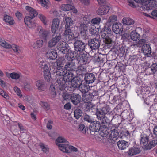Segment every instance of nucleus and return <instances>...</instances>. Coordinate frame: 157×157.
<instances>
[{
  "instance_id": "obj_32",
  "label": "nucleus",
  "mask_w": 157,
  "mask_h": 157,
  "mask_svg": "<svg viewBox=\"0 0 157 157\" xmlns=\"http://www.w3.org/2000/svg\"><path fill=\"white\" fill-rule=\"evenodd\" d=\"M142 52L145 55L150 54L151 49L149 45L145 44L143 45L141 49Z\"/></svg>"
},
{
  "instance_id": "obj_42",
  "label": "nucleus",
  "mask_w": 157,
  "mask_h": 157,
  "mask_svg": "<svg viewBox=\"0 0 157 157\" xmlns=\"http://www.w3.org/2000/svg\"><path fill=\"white\" fill-rule=\"evenodd\" d=\"M60 9L65 11L71 10L73 8V6L69 4H63L60 6Z\"/></svg>"
},
{
  "instance_id": "obj_43",
  "label": "nucleus",
  "mask_w": 157,
  "mask_h": 157,
  "mask_svg": "<svg viewBox=\"0 0 157 157\" xmlns=\"http://www.w3.org/2000/svg\"><path fill=\"white\" fill-rule=\"evenodd\" d=\"M90 25L89 24H86L85 23H82L80 25V30L81 33H84L87 31L88 27Z\"/></svg>"
},
{
  "instance_id": "obj_44",
  "label": "nucleus",
  "mask_w": 157,
  "mask_h": 157,
  "mask_svg": "<svg viewBox=\"0 0 157 157\" xmlns=\"http://www.w3.org/2000/svg\"><path fill=\"white\" fill-rule=\"evenodd\" d=\"M101 21V19L99 17H96L90 20V26L98 25Z\"/></svg>"
},
{
  "instance_id": "obj_62",
  "label": "nucleus",
  "mask_w": 157,
  "mask_h": 157,
  "mask_svg": "<svg viewBox=\"0 0 157 157\" xmlns=\"http://www.w3.org/2000/svg\"><path fill=\"white\" fill-rule=\"evenodd\" d=\"M84 119L85 121H87L88 122L90 123H91L92 121L90 116L88 115H86L84 116Z\"/></svg>"
},
{
  "instance_id": "obj_14",
  "label": "nucleus",
  "mask_w": 157,
  "mask_h": 157,
  "mask_svg": "<svg viewBox=\"0 0 157 157\" xmlns=\"http://www.w3.org/2000/svg\"><path fill=\"white\" fill-rule=\"evenodd\" d=\"M88 44L92 49H98L100 45V41L98 38H93L89 42Z\"/></svg>"
},
{
  "instance_id": "obj_54",
  "label": "nucleus",
  "mask_w": 157,
  "mask_h": 157,
  "mask_svg": "<svg viewBox=\"0 0 157 157\" xmlns=\"http://www.w3.org/2000/svg\"><path fill=\"white\" fill-rule=\"evenodd\" d=\"M9 75L12 78L15 79H18L20 77V74L15 72H13L10 74Z\"/></svg>"
},
{
  "instance_id": "obj_17",
  "label": "nucleus",
  "mask_w": 157,
  "mask_h": 157,
  "mask_svg": "<svg viewBox=\"0 0 157 157\" xmlns=\"http://www.w3.org/2000/svg\"><path fill=\"white\" fill-rule=\"evenodd\" d=\"M111 30L109 27L107 25H105L101 30V34L103 37L107 39L110 35H111Z\"/></svg>"
},
{
  "instance_id": "obj_13",
  "label": "nucleus",
  "mask_w": 157,
  "mask_h": 157,
  "mask_svg": "<svg viewBox=\"0 0 157 157\" xmlns=\"http://www.w3.org/2000/svg\"><path fill=\"white\" fill-rule=\"evenodd\" d=\"M75 50L77 52H82L85 47L84 43L80 40L76 41L74 44Z\"/></svg>"
},
{
  "instance_id": "obj_3",
  "label": "nucleus",
  "mask_w": 157,
  "mask_h": 157,
  "mask_svg": "<svg viewBox=\"0 0 157 157\" xmlns=\"http://www.w3.org/2000/svg\"><path fill=\"white\" fill-rule=\"evenodd\" d=\"M38 63L39 67H40L44 70V76L45 79L47 81H49L50 80L51 76L49 69L46 63L43 60L42 58H40L39 59Z\"/></svg>"
},
{
  "instance_id": "obj_12",
  "label": "nucleus",
  "mask_w": 157,
  "mask_h": 157,
  "mask_svg": "<svg viewBox=\"0 0 157 157\" xmlns=\"http://www.w3.org/2000/svg\"><path fill=\"white\" fill-rule=\"evenodd\" d=\"M76 59L82 65L85 64L88 62V58L87 55L84 53L79 54L77 56Z\"/></svg>"
},
{
  "instance_id": "obj_33",
  "label": "nucleus",
  "mask_w": 157,
  "mask_h": 157,
  "mask_svg": "<svg viewBox=\"0 0 157 157\" xmlns=\"http://www.w3.org/2000/svg\"><path fill=\"white\" fill-rule=\"evenodd\" d=\"M71 86L73 88H77L79 87L81 84V81L76 78L72 79L70 82Z\"/></svg>"
},
{
  "instance_id": "obj_4",
  "label": "nucleus",
  "mask_w": 157,
  "mask_h": 157,
  "mask_svg": "<svg viewBox=\"0 0 157 157\" xmlns=\"http://www.w3.org/2000/svg\"><path fill=\"white\" fill-rule=\"evenodd\" d=\"M69 142H67L65 144L56 143V144L59 149L62 151L70 153L72 151L76 152L78 151L77 149L72 146H69Z\"/></svg>"
},
{
  "instance_id": "obj_59",
  "label": "nucleus",
  "mask_w": 157,
  "mask_h": 157,
  "mask_svg": "<svg viewBox=\"0 0 157 157\" xmlns=\"http://www.w3.org/2000/svg\"><path fill=\"white\" fill-rule=\"evenodd\" d=\"M78 129L79 131H81L82 133H86V131L85 129V126L83 124H80L79 125Z\"/></svg>"
},
{
  "instance_id": "obj_61",
  "label": "nucleus",
  "mask_w": 157,
  "mask_h": 157,
  "mask_svg": "<svg viewBox=\"0 0 157 157\" xmlns=\"http://www.w3.org/2000/svg\"><path fill=\"white\" fill-rule=\"evenodd\" d=\"M63 99L64 100H67L71 98V96L69 94L67 93H64L63 94Z\"/></svg>"
},
{
  "instance_id": "obj_38",
  "label": "nucleus",
  "mask_w": 157,
  "mask_h": 157,
  "mask_svg": "<svg viewBox=\"0 0 157 157\" xmlns=\"http://www.w3.org/2000/svg\"><path fill=\"white\" fill-rule=\"evenodd\" d=\"M122 21L123 24L128 25H132L134 23V21L133 19L128 17L124 18Z\"/></svg>"
},
{
  "instance_id": "obj_49",
  "label": "nucleus",
  "mask_w": 157,
  "mask_h": 157,
  "mask_svg": "<svg viewBox=\"0 0 157 157\" xmlns=\"http://www.w3.org/2000/svg\"><path fill=\"white\" fill-rule=\"evenodd\" d=\"M82 112L79 109H76L74 112V116L77 119H78L81 116Z\"/></svg>"
},
{
  "instance_id": "obj_11",
  "label": "nucleus",
  "mask_w": 157,
  "mask_h": 157,
  "mask_svg": "<svg viewBox=\"0 0 157 157\" xmlns=\"http://www.w3.org/2000/svg\"><path fill=\"white\" fill-rule=\"evenodd\" d=\"M75 38L73 33L70 29H66L63 35V38L67 42Z\"/></svg>"
},
{
  "instance_id": "obj_34",
  "label": "nucleus",
  "mask_w": 157,
  "mask_h": 157,
  "mask_svg": "<svg viewBox=\"0 0 157 157\" xmlns=\"http://www.w3.org/2000/svg\"><path fill=\"white\" fill-rule=\"evenodd\" d=\"M76 71L77 75H81L82 74H85L87 72V70L86 67L81 65L78 67Z\"/></svg>"
},
{
  "instance_id": "obj_64",
  "label": "nucleus",
  "mask_w": 157,
  "mask_h": 157,
  "mask_svg": "<svg viewBox=\"0 0 157 157\" xmlns=\"http://www.w3.org/2000/svg\"><path fill=\"white\" fill-rule=\"evenodd\" d=\"M50 13L52 15L56 16L58 15V12L56 10L53 9L51 10L50 11Z\"/></svg>"
},
{
  "instance_id": "obj_36",
  "label": "nucleus",
  "mask_w": 157,
  "mask_h": 157,
  "mask_svg": "<svg viewBox=\"0 0 157 157\" xmlns=\"http://www.w3.org/2000/svg\"><path fill=\"white\" fill-rule=\"evenodd\" d=\"M75 52L74 51H70L67 54L66 56V59H64L63 60L64 62V60H73V61L74 59H76V57L74 58V54Z\"/></svg>"
},
{
  "instance_id": "obj_26",
  "label": "nucleus",
  "mask_w": 157,
  "mask_h": 157,
  "mask_svg": "<svg viewBox=\"0 0 157 157\" xmlns=\"http://www.w3.org/2000/svg\"><path fill=\"white\" fill-rule=\"evenodd\" d=\"M88 84L87 83H81L79 87V89L82 93H86L89 90L90 87Z\"/></svg>"
},
{
  "instance_id": "obj_35",
  "label": "nucleus",
  "mask_w": 157,
  "mask_h": 157,
  "mask_svg": "<svg viewBox=\"0 0 157 157\" xmlns=\"http://www.w3.org/2000/svg\"><path fill=\"white\" fill-rule=\"evenodd\" d=\"M43 40H39L32 44V46L34 49H36L41 47L43 45Z\"/></svg>"
},
{
  "instance_id": "obj_1",
  "label": "nucleus",
  "mask_w": 157,
  "mask_h": 157,
  "mask_svg": "<svg viewBox=\"0 0 157 157\" xmlns=\"http://www.w3.org/2000/svg\"><path fill=\"white\" fill-rule=\"evenodd\" d=\"M74 77V75L73 73L67 71V74L64 77H60L57 78V80L55 83L56 87L59 89L61 91H63L66 88V84L70 82Z\"/></svg>"
},
{
  "instance_id": "obj_55",
  "label": "nucleus",
  "mask_w": 157,
  "mask_h": 157,
  "mask_svg": "<svg viewBox=\"0 0 157 157\" xmlns=\"http://www.w3.org/2000/svg\"><path fill=\"white\" fill-rule=\"evenodd\" d=\"M40 105L43 108L47 110H49L50 109V106L47 102L42 101L40 102Z\"/></svg>"
},
{
  "instance_id": "obj_27",
  "label": "nucleus",
  "mask_w": 157,
  "mask_h": 157,
  "mask_svg": "<svg viewBox=\"0 0 157 157\" xmlns=\"http://www.w3.org/2000/svg\"><path fill=\"white\" fill-rule=\"evenodd\" d=\"M33 18L31 17V16H27L25 17L24 18L25 23L29 28H32L35 26V23L32 20V19Z\"/></svg>"
},
{
  "instance_id": "obj_6",
  "label": "nucleus",
  "mask_w": 157,
  "mask_h": 157,
  "mask_svg": "<svg viewBox=\"0 0 157 157\" xmlns=\"http://www.w3.org/2000/svg\"><path fill=\"white\" fill-rule=\"evenodd\" d=\"M136 2L141 3L143 8L146 10L151 9L154 6L153 0H134Z\"/></svg>"
},
{
  "instance_id": "obj_58",
  "label": "nucleus",
  "mask_w": 157,
  "mask_h": 157,
  "mask_svg": "<svg viewBox=\"0 0 157 157\" xmlns=\"http://www.w3.org/2000/svg\"><path fill=\"white\" fill-rule=\"evenodd\" d=\"M50 90L51 91V93L53 95H55L56 90L55 89V86L53 84H52L50 85Z\"/></svg>"
},
{
  "instance_id": "obj_19",
  "label": "nucleus",
  "mask_w": 157,
  "mask_h": 157,
  "mask_svg": "<svg viewBox=\"0 0 157 157\" xmlns=\"http://www.w3.org/2000/svg\"><path fill=\"white\" fill-rule=\"evenodd\" d=\"M84 79L86 83L88 84L93 83L96 79L94 75L92 73L86 74Z\"/></svg>"
},
{
  "instance_id": "obj_30",
  "label": "nucleus",
  "mask_w": 157,
  "mask_h": 157,
  "mask_svg": "<svg viewBox=\"0 0 157 157\" xmlns=\"http://www.w3.org/2000/svg\"><path fill=\"white\" fill-rule=\"evenodd\" d=\"M117 145L119 149L124 150L128 146V143L127 142L121 140L117 142Z\"/></svg>"
},
{
  "instance_id": "obj_23",
  "label": "nucleus",
  "mask_w": 157,
  "mask_h": 157,
  "mask_svg": "<svg viewBox=\"0 0 157 157\" xmlns=\"http://www.w3.org/2000/svg\"><path fill=\"white\" fill-rule=\"evenodd\" d=\"M46 56L48 59L53 60L56 59L57 54L56 51L51 49L48 51L46 53Z\"/></svg>"
},
{
  "instance_id": "obj_22",
  "label": "nucleus",
  "mask_w": 157,
  "mask_h": 157,
  "mask_svg": "<svg viewBox=\"0 0 157 157\" xmlns=\"http://www.w3.org/2000/svg\"><path fill=\"white\" fill-rule=\"evenodd\" d=\"M90 127L94 129V131L97 132L99 130H102V127L99 121H95L91 122L90 124Z\"/></svg>"
},
{
  "instance_id": "obj_28",
  "label": "nucleus",
  "mask_w": 157,
  "mask_h": 157,
  "mask_svg": "<svg viewBox=\"0 0 157 157\" xmlns=\"http://www.w3.org/2000/svg\"><path fill=\"white\" fill-rule=\"evenodd\" d=\"M140 150L137 147H134L131 148L128 151V154L130 156H132L134 155L140 153Z\"/></svg>"
},
{
  "instance_id": "obj_18",
  "label": "nucleus",
  "mask_w": 157,
  "mask_h": 157,
  "mask_svg": "<svg viewBox=\"0 0 157 157\" xmlns=\"http://www.w3.org/2000/svg\"><path fill=\"white\" fill-rule=\"evenodd\" d=\"M35 85L40 91H45L47 88L44 81L43 80H39L37 81L36 82Z\"/></svg>"
},
{
  "instance_id": "obj_10",
  "label": "nucleus",
  "mask_w": 157,
  "mask_h": 157,
  "mask_svg": "<svg viewBox=\"0 0 157 157\" xmlns=\"http://www.w3.org/2000/svg\"><path fill=\"white\" fill-rule=\"evenodd\" d=\"M62 36L60 34L55 36L51 39L48 43V46L50 47H52L56 46L57 44L59 45V43L62 42Z\"/></svg>"
},
{
  "instance_id": "obj_40",
  "label": "nucleus",
  "mask_w": 157,
  "mask_h": 157,
  "mask_svg": "<svg viewBox=\"0 0 157 157\" xmlns=\"http://www.w3.org/2000/svg\"><path fill=\"white\" fill-rule=\"evenodd\" d=\"M89 29L90 33L93 35H96L98 34L99 29L94 25L90 26Z\"/></svg>"
},
{
  "instance_id": "obj_51",
  "label": "nucleus",
  "mask_w": 157,
  "mask_h": 157,
  "mask_svg": "<svg viewBox=\"0 0 157 157\" xmlns=\"http://www.w3.org/2000/svg\"><path fill=\"white\" fill-rule=\"evenodd\" d=\"M56 143L59 144H63V143H66L68 142L64 137L62 136L59 137L56 140Z\"/></svg>"
},
{
  "instance_id": "obj_15",
  "label": "nucleus",
  "mask_w": 157,
  "mask_h": 157,
  "mask_svg": "<svg viewBox=\"0 0 157 157\" xmlns=\"http://www.w3.org/2000/svg\"><path fill=\"white\" fill-rule=\"evenodd\" d=\"M67 43L64 41L59 43V45L57 46L59 51L63 54H65L68 50Z\"/></svg>"
},
{
  "instance_id": "obj_57",
  "label": "nucleus",
  "mask_w": 157,
  "mask_h": 157,
  "mask_svg": "<svg viewBox=\"0 0 157 157\" xmlns=\"http://www.w3.org/2000/svg\"><path fill=\"white\" fill-rule=\"evenodd\" d=\"M151 69L153 73L157 72V63L153 64L151 66Z\"/></svg>"
},
{
  "instance_id": "obj_8",
  "label": "nucleus",
  "mask_w": 157,
  "mask_h": 157,
  "mask_svg": "<svg viewBox=\"0 0 157 157\" xmlns=\"http://www.w3.org/2000/svg\"><path fill=\"white\" fill-rule=\"evenodd\" d=\"M37 29L38 31H39V35L44 39L47 40L50 37V32L49 31L43 29L42 27L40 26L38 27Z\"/></svg>"
},
{
  "instance_id": "obj_29",
  "label": "nucleus",
  "mask_w": 157,
  "mask_h": 157,
  "mask_svg": "<svg viewBox=\"0 0 157 157\" xmlns=\"http://www.w3.org/2000/svg\"><path fill=\"white\" fill-rule=\"evenodd\" d=\"M25 9L29 12L30 16H31V17L34 18L37 15L38 13L33 8L29 6H26Z\"/></svg>"
},
{
  "instance_id": "obj_45",
  "label": "nucleus",
  "mask_w": 157,
  "mask_h": 157,
  "mask_svg": "<svg viewBox=\"0 0 157 157\" xmlns=\"http://www.w3.org/2000/svg\"><path fill=\"white\" fill-rule=\"evenodd\" d=\"M4 20L5 22L8 23L10 25H13L14 23V21L13 18L8 15L4 16Z\"/></svg>"
},
{
  "instance_id": "obj_60",
  "label": "nucleus",
  "mask_w": 157,
  "mask_h": 157,
  "mask_svg": "<svg viewBox=\"0 0 157 157\" xmlns=\"http://www.w3.org/2000/svg\"><path fill=\"white\" fill-rule=\"evenodd\" d=\"M82 99L85 102L89 103L90 101V98L89 95H86L82 97Z\"/></svg>"
},
{
  "instance_id": "obj_7",
  "label": "nucleus",
  "mask_w": 157,
  "mask_h": 157,
  "mask_svg": "<svg viewBox=\"0 0 157 157\" xmlns=\"http://www.w3.org/2000/svg\"><path fill=\"white\" fill-rule=\"evenodd\" d=\"M0 44L2 46L6 48H11L15 52L18 53H19L21 52V48L18 47L16 45L13 44L12 45H11L4 41L0 42Z\"/></svg>"
},
{
  "instance_id": "obj_47",
  "label": "nucleus",
  "mask_w": 157,
  "mask_h": 157,
  "mask_svg": "<svg viewBox=\"0 0 157 157\" xmlns=\"http://www.w3.org/2000/svg\"><path fill=\"white\" fill-rule=\"evenodd\" d=\"M91 16L90 15H85L82 18V23L86 24H90Z\"/></svg>"
},
{
  "instance_id": "obj_16",
  "label": "nucleus",
  "mask_w": 157,
  "mask_h": 157,
  "mask_svg": "<svg viewBox=\"0 0 157 157\" xmlns=\"http://www.w3.org/2000/svg\"><path fill=\"white\" fill-rule=\"evenodd\" d=\"M110 10L109 7L106 5L101 6L97 10V14L100 15L106 14Z\"/></svg>"
},
{
  "instance_id": "obj_53",
  "label": "nucleus",
  "mask_w": 157,
  "mask_h": 157,
  "mask_svg": "<svg viewBox=\"0 0 157 157\" xmlns=\"http://www.w3.org/2000/svg\"><path fill=\"white\" fill-rule=\"evenodd\" d=\"M40 2L43 7L46 8H48L49 4V1L48 0H40Z\"/></svg>"
},
{
  "instance_id": "obj_39",
  "label": "nucleus",
  "mask_w": 157,
  "mask_h": 157,
  "mask_svg": "<svg viewBox=\"0 0 157 157\" xmlns=\"http://www.w3.org/2000/svg\"><path fill=\"white\" fill-rule=\"evenodd\" d=\"M64 19L65 21V27L67 29L73 24V21L71 18L67 16H65Z\"/></svg>"
},
{
  "instance_id": "obj_37",
  "label": "nucleus",
  "mask_w": 157,
  "mask_h": 157,
  "mask_svg": "<svg viewBox=\"0 0 157 157\" xmlns=\"http://www.w3.org/2000/svg\"><path fill=\"white\" fill-rule=\"evenodd\" d=\"M140 35L135 30L131 32L130 34V38L133 41H137L140 38Z\"/></svg>"
},
{
  "instance_id": "obj_9",
  "label": "nucleus",
  "mask_w": 157,
  "mask_h": 157,
  "mask_svg": "<svg viewBox=\"0 0 157 157\" xmlns=\"http://www.w3.org/2000/svg\"><path fill=\"white\" fill-rule=\"evenodd\" d=\"M64 67L67 71H75L76 69V66L75 63L73 60H64Z\"/></svg>"
},
{
  "instance_id": "obj_21",
  "label": "nucleus",
  "mask_w": 157,
  "mask_h": 157,
  "mask_svg": "<svg viewBox=\"0 0 157 157\" xmlns=\"http://www.w3.org/2000/svg\"><path fill=\"white\" fill-rule=\"evenodd\" d=\"M119 134V133L117 129H113L110 131L109 133V139L111 140H115L118 137Z\"/></svg>"
},
{
  "instance_id": "obj_20",
  "label": "nucleus",
  "mask_w": 157,
  "mask_h": 157,
  "mask_svg": "<svg viewBox=\"0 0 157 157\" xmlns=\"http://www.w3.org/2000/svg\"><path fill=\"white\" fill-rule=\"evenodd\" d=\"M60 24V21L58 18L53 19L51 25V30L52 33H55L58 30Z\"/></svg>"
},
{
  "instance_id": "obj_31",
  "label": "nucleus",
  "mask_w": 157,
  "mask_h": 157,
  "mask_svg": "<svg viewBox=\"0 0 157 157\" xmlns=\"http://www.w3.org/2000/svg\"><path fill=\"white\" fill-rule=\"evenodd\" d=\"M122 25L120 23H115L114 24L112 27L113 30L116 34L120 33V32L122 29Z\"/></svg>"
},
{
  "instance_id": "obj_5",
  "label": "nucleus",
  "mask_w": 157,
  "mask_h": 157,
  "mask_svg": "<svg viewBox=\"0 0 157 157\" xmlns=\"http://www.w3.org/2000/svg\"><path fill=\"white\" fill-rule=\"evenodd\" d=\"M108 107L106 106L101 109H97L96 115L97 118L99 120L105 121L106 120L105 115L109 111Z\"/></svg>"
},
{
  "instance_id": "obj_24",
  "label": "nucleus",
  "mask_w": 157,
  "mask_h": 157,
  "mask_svg": "<svg viewBox=\"0 0 157 157\" xmlns=\"http://www.w3.org/2000/svg\"><path fill=\"white\" fill-rule=\"evenodd\" d=\"M148 137L147 135L143 134L141 135L140 144L143 146H144L145 149L147 145L148 144Z\"/></svg>"
},
{
  "instance_id": "obj_50",
  "label": "nucleus",
  "mask_w": 157,
  "mask_h": 157,
  "mask_svg": "<svg viewBox=\"0 0 157 157\" xmlns=\"http://www.w3.org/2000/svg\"><path fill=\"white\" fill-rule=\"evenodd\" d=\"M117 17L116 15H113L110 16L108 19L107 22L110 23H113L117 21Z\"/></svg>"
},
{
  "instance_id": "obj_41",
  "label": "nucleus",
  "mask_w": 157,
  "mask_h": 157,
  "mask_svg": "<svg viewBox=\"0 0 157 157\" xmlns=\"http://www.w3.org/2000/svg\"><path fill=\"white\" fill-rule=\"evenodd\" d=\"M157 144V140L154 139L152 140L151 141H150L149 143H148L147 145L146 149V150L150 149Z\"/></svg>"
},
{
  "instance_id": "obj_25",
  "label": "nucleus",
  "mask_w": 157,
  "mask_h": 157,
  "mask_svg": "<svg viewBox=\"0 0 157 157\" xmlns=\"http://www.w3.org/2000/svg\"><path fill=\"white\" fill-rule=\"evenodd\" d=\"M80 98V96L78 94H73L71 96V101L75 105H77L79 103Z\"/></svg>"
},
{
  "instance_id": "obj_48",
  "label": "nucleus",
  "mask_w": 157,
  "mask_h": 157,
  "mask_svg": "<svg viewBox=\"0 0 157 157\" xmlns=\"http://www.w3.org/2000/svg\"><path fill=\"white\" fill-rule=\"evenodd\" d=\"M86 108L87 111H90V110L93 111V110L96 109V106L95 105L93 104L91 102H89L87 103L86 104Z\"/></svg>"
},
{
  "instance_id": "obj_46",
  "label": "nucleus",
  "mask_w": 157,
  "mask_h": 157,
  "mask_svg": "<svg viewBox=\"0 0 157 157\" xmlns=\"http://www.w3.org/2000/svg\"><path fill=\"white\" fill-rule=\"evenodd\" d=\"M38 16L39 18L44 25H48V21L44 15L41 14H39Z\"/></svg>"
},
{
  "instance_id": "obj_52",
  "label": "nucleus",
  "mask_w": 157,
  "mask_h": 157,
  "mask_svg": "<svg viewBox=\"0 0 157 157\" xmlns=\"http://www.w3.org/2000/svg\"><path fill=\"white\" fill-rule=\"evenodd\" d=\"M14 90L15 93L20 98H21L22 97V92L19 88L15 86L14 88Z\"/></svg>"
},
{
  "instance_id": "obj_2",
  "label": "nucleus",
  "mask_w": 157,
  "mask_h": 157,
  "mask_svg": "<svg viewBox=\"0 0 157 157\" xmlns=\"http://www.w3.org/2000/svg\"><path fill=\"white\" fill-rule=\"evenodd\" d=\"M57 68L54 72V75L58 76L64 77L65 74H67V70L63 66L64 63L63 60H58L57 62Z\"/></svg>"
},
{
  "instance_id": "obj_56",
  "label": "nucleus",
  "mask_w": 157,
  "mask_h": 157,
  "mask_svg": "<svg viewBox=\"0 0 157 157\" xmlns=\"http://www.w3.org/2000/svg\"><path fill=\"white\" fill-rule=\"evenodd\" d=\"M40 146L42 149V151L45 153H46L48 151V149L47 146H45L43 143L40 144Z\"/></svg>"
},
{
  "instance_id": "obj_63",
  "label": "nucleus",
  "mask_w": 157,
  "mask_h": 157,
  "mask_svg": "<svg viewBox=\"0 0 157 157\" xmlns=\"http://www.w3.org/2000/svg\"><path fill=\"white\" fill-rule=\"evenodd\" d=\"M24 88L26 90L29 91L31 89V87L29 83H25L24 84Z\"/></svg>"
}]
</instances>
